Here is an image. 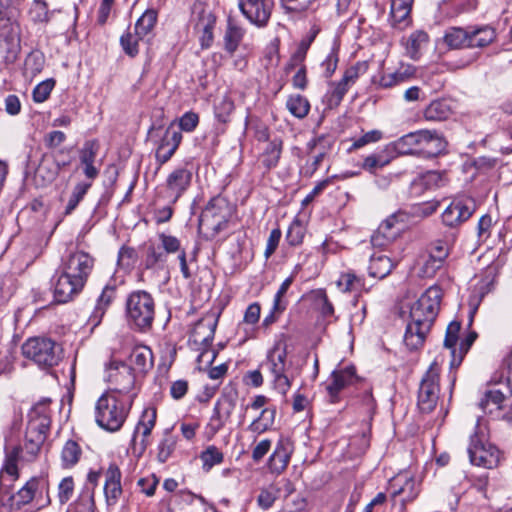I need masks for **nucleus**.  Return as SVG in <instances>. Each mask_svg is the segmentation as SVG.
Returning a JSON list of instances; mask_svg holds the SVG:
<instances>
[{
    "label": "nucleus",
    "instance_id": "nucleus-1",
    "mask_svg": "<svg viewBox=\"0 0 512 512\" xmlns=\"http://www.w3.org/2000/svg\"><path fill=\"white\" fill-rule=\"evenodd\" d=\"M442 290L429 287L410 308V321L404 334V343L410 350L420 348L439 313Z\"/></svg>",
    "mask_w": 512,
    "mask_h": 512
},
{
    "label": "nucleus",
    "instance_id": "nucleus-2",
    "mask_svg": "<svg viewBox=\"0 0 512 512\" xmlns=\"http://www.w3.org/2000/svg\"><path fill=\"white\" fill-rule=\"evenodd\" d=\"M134 400V395L120 396L106 392L96 402L95 420L103 429L115 432L124 424Z\"/></svg>",
    "mask_w": 512,
    "mask_h": 512
},
{
    "label": "nucleus",
    "instance_id": "nucleus-3",
    "mask_svg": "<svg viewBox=\"0 0 512 512\" xmlns=\"http://www.w3.org/2000/svg\"><path fill=\"white\" fill-rule=\"evenodd\" d=\"M467 452L471 464L481 468L495 469L501 461V452L489 441L488 428L480 419L470 435Z\"/></svg>",
    "mask_w": 512,
    "mask_h": 512
},
{
    "label": "nucleus",
    "instance_id": "nucleus-4",
    "mask_svg": "<svg viewBox=\"0 0 512 512\" xmlns=\"http://www.w3.org/2000/svg\"><path fill=\"white\" fill-rule=\"evenodd\" d=\"M232 216V206L223 196L209 200L199 218V231L206 239H214L227 228Z\"/></svg>",
    "mask_w": 512,
    "mask_h": 512
},
{
    "label": "nucleus",
    "instance_id": "nucleus-5",
    "mask_svg": "<svg viewBox=\"0 0 512 512\" xmlns=\"http://www.w3.org/2000/svg\"><path fill=\"white\" fill-rule=\"evenodd\" d=\"M125 313L127 322L134 329L149 331L155 318L154 298L145 290L132 291L126 298Z\"/></svg>",
    "mask_w": 512,
    "mask_h": 512
},
{
    "label": "nucleus",
    "instance_id": "nucleus-6",
    "mask_svg": "<svg viewBox=\"0 0 512 512\" xmlns=\"http://www.w3.org/2000/svg\"><path fill=\"white\" fill-rule=\"evenodd\" d=\"M21 349L25 358L43 369L58 365L62 359L61 346L50 338H29L23 343Z\"/></svg>",
    "mask_w": 512,
    "mask_h": 512
},
{
    "label": "nucleus",
    "instance_id": "nucleus-7",
    "mask_svg": "<svg viewBox=\"0 0 512 512\" xmlns=\"http://www.w3.org/2000/svg\"><path fill=\"white\" fill-rule=\"evenodd\" d=\"M265 366L272 377L273 388L280 394L286 395L292 384L289 375L290 364L287 362V344L278 340L268 351Z\"/></svg>",
    "mask_w": 512,
    "mask_h": 512
},
{
    "label": "nucleus",
    "instance_id": "nucleus-8",
    "mask_svg": "<svg viewBox=\"0 0 512 512\" xmlns=\"http://www.w3.org/2000/svg\"><path fill=\"white\" fill-rule=\"evenodd\" d=\"M440 371V366L435 360L421 379L417 406L422 413H431L437 406L440 396Z\"/></svg>",
    "mask_w": 512,
    "mask_h": 512
},
{
    "label": "nucleus",
    "instance_id": "nucleus-9",
    "mask_svg": "<svg viewBox=\"0 0 512 512\" xmlns=\"http://www.w3.org/2000/svg\"><path fill=\"white\" fill-rule=\"evenodd\" d=\"M105 380L111 388L108 392L116 393L120 396L134 395L135 375L133 368L126 363L111 359L105 367Z\"/></svg>",
    "mask_w": 512,
    "mask_h": 512
},
{
    "label": "nucleus",
    "instance_id": "nucleus-10",
    "mask_svg": "<svg viewBox=\"0 0 512 512\" xmlns=\"http://www.w3.org/2000/svg\"><path fill=\"white\" fill-rule=\"evenodd\" d=\"M19 11L13 0H0V38L9 46V51L15 53L20 44Z\"/></svg>",
    "mask_w": 512,
    "mask_h": 512
},
{
    "label": "nucleus",
    "instance_id": "nucleus-11",
    "mask_svg": "<svg viewBox=\"0 0 512 512\" xmlns=\"http://www.w3.org/2000/svg\"><path fill=\"white\" fill-rule=\"evenodd\" d=\"M217 321L212 318H203L199 320L193 327L189 337V344L194 350L201 351L198 361L201 362L206 356H210L207 362H212L216 353L209 350L208 347L213 341Z\"/></svg>",
    "mask_w": 512,
    "mask_h": 512
},
{
    "label": "nucleus",
    "instance_id": "nucleus-12",
    "mask_svg": "<svg viewBox=\"0 0 512 512\" xmlns=\"http://www.w3.org/2000/svg\"><path fill=\"white\" fill-rule=\"evenodd\" d=\"M157 237L160 244H150L147 247L145 266L148 269L155 268L157 266L163 267L168 261L169 254H179L180 251H185L181 248L180 240L164 232L158 233Z\"/></svg>",
    "mask_w": 512,
    "mask_h": 512
},
{
    "label": "nucleus",
    "instance_id": "nucleus-13",
    "mask_svg": "<svg viewBox=\"0 0 512 512\" xmlns=\"http://www.w3.org/2000/svg\"><path fill=\"white\" fill-rule=\"evenodd\" d=\"M95 260L83 250H75L62 260L61 269L85 286L92 270Z\"/></svg>",
    "mask_w": 512,
    "mask_h": 512
},
{
    "label": "nucleus",
    "instance_id": "nucleus-14",
    "mask_svg": "<svg viewBox=\"0 0 512 512\" xmlns=\"http://www.w3.org/2000/svg\"><path fill=\"white\" fill-rule=\"evenodd\" d=\"M157 412L155 408L149 407L143 410L142 415L135 427L131 449L133 454L141 456L150 444L149 437L156 424Z\"/></svg>",
    "mask_w": 512,
    "mask_h": 512
},
{
    "label": "nucleus",
    "instance_id": "nucleus-15",
    "mask_svg": "<svg viewBox=\"0 0 512 512\" xmlns=\"http://www.w3.org/2000/svg\"><path fill=\"white\" fill-rule=\"evenodd\" d=\"M41 446V444H36V442H30L26 440L23 449L18 446L13 447L6 454L4 466L0 472V478L3 477V473H6L12 478V481L17 480L19 477L17 466L18 462L33 461L38 455Z\"/></svg>",
    "mask_w": 512,
    "mask_h": 512
},
{
    "label": "nucleus",
    "instance_id": "nucleus-16",
    "mask_svg": "<svg viewBox=\"0 0 512 512\" xmlns=\"http://www.w3.org/2000/svg\"><path fill=\"white\" fill-rule=\"evenodd\" d=\"M243 16L257 27H265L272 14L273 0H238Z\"/></svg>",
    "mask_w": 512,
    "mask_h": 512
},
{
    "label": "nucleus",
    "instance_id": "nucleus-17",
    "mask_svg": "<svg viewBox=\"0 0 512 512\" xmlns=\"http://www.w3.org/2000/svg\"><path fill=\"white\" fill-rule=\"evenodd\" d=\"M404 228V215L393 214L386 218L371 237L374 247H384L394 241Z\"/></svg>",
    "mask_w": 512,
    "mask_h": 512
},
{
    "label": "nucleus",
    "instance_id": "nucleus-18",
    "mask_svg": "<svg viewBox=\"0 0 512 512\" xmlns=\"http://www.w3.org/2000/svg\"><path fill=\"white\" fill-rule=\"evenodd\" d=\"M475 211V202L471 198L454 199L442 213L446 226L456 227L468 220Z\"/></svg>",
    "mask_w": 512,
    "mask_h": 512
},
{
    "label": "nucleus",
    "instance_id": "nucleus-19",
    "mask_svg": "<svg viewBox=\"0 0 512 512\" xmlns=\"http://www.w3.org/2000/svg\"><path fill=\"white\" fill-rule=\"evenodd\" d=\"M192 180V172L184 167L174 169L165 182V194L171 204H175L178 199L189 188Z\"/></svg>",
    "mask_w": 512,
    "mask_h": 512
},
{
    "label": "nucleus",
    "instance_id": "nucleus-20",
    "mask_svg": "<svg viewBox=\"0 0 512 512\" xmlns=\"http://www.w3.org/2000/svg\"><path fill=\"white\" fill-rule=\"evenodd\" d=\"M447 142L436 130H418V155L425 158L438 156L446 148Z\"/></svg>",
    "mask_w": 512,
    "mask_h": 512
},
{
    "label": "nucleus",
    "instance_id": "nucleus-21",
    "mask_svg": "<svg viewBox=\"0 0 512 512\" xmlns=\"http://www.w3.org/2000/svg\"><path fill=\"white\" fill-rule=\"evenodd\" d=\"M293 450V443L287 438H281L277 442L273 453L269 457V471L275 475L282 474L290 462Z\"/></svg>",
    "mask_w": 512,
    "mask_h": 512
},
{
    "label": "nucleus",
    "instance_id": "nucleus-22",
    "mask_svg": "<svg viewBox=\"0 0 512 512\" xmlns=\"http://www.w3.org/2000/svg\"><path fill=\"white\" fill-rule=\"evenodd\" d=\"M84 285L61 269L54 285V297L58 303H67L79 294Z\"/></svg>",
    "mask_w": 512,
    "mask_h": 512
},
{
    "label": "nucleus",
    "instance_id": "nucleus-23",
    "mask_svg": "<svg viewBox=\"0 0 512 512\" xmlns=\"http://www.w3.org/2000/svg\"><path fill=\"white\" fill-rule=\"evenodd\" d=\"M104 494L108 505H115L122 494L121 471L114 463L105 472Z\"/></svg>",
    "mask_w": 512,
    "mask_h": 512
},
{
    "label": "nucleus",
    "instance_id": "nucleus-24",
    "mask_svg": "<svg viewBox=\"0 0 512 512\" xmlns=\"http://www.w3.org/2000/svg\"><path fill=\"white\" fill-rule=\"evenodd\" d=\"M68 165V162H59L53 156L45 155L35 171L36 181L46 186L52 183L58 176L60 170Z\"/></svg>",
    "mask_w": 512,
    "mask_h": 512
},
{
    "label": "nucleus",
    "instance_id": "nucleus-25",
    "mask_svg": "<svg viewBox=\"0 0 512 512\" xmlns=\"http://www.w3.org/2000/svg\"><path fill=\"white\" fill-rule=\"evenodd\" d=\"M415 74V66L407 63H401L395 72L381 75L378 81V86L384 89L392 88L414 78Z\"/></svg>",
    "mask_w": 512,
    "mask_h": 512
},
{
    "label": "nucleus",
    "instance_id": "nucleus-26",
    "mask_svg": "<svg viewBox=\"0 0 512 512\" xmlns=\"http://www.w3.org/2000/svg\"><path fill=\"white\" fill-rule=\"evenodd\" d=\"M332 381L327 386L331 402H336L339 392L346 386L351 385L355 379V368L350 366L344 369L333 371Z\"/></svg>",
    "mask_w": 512,
    "mask_h": 512
},
{
    "label": "nucleus",
    "instance_id": "nucleus-27",
    "mask_svg": "<svg viewBox=\"0 0 512 512\" xmlns=\"http://www.w3.org/2000/svg\"><path fill=\"white\" fill-rule=\"evenodd\" d=\"M182 136L179 132L176 131H166L163 136L157 150H156V160L162 165L166 163L173 156L175 151L177 150Z\"/></svg>",
    "mask_w": 512,
    "mask_h": 512
},
{
    "label": "nucleus",
    "instance_id": "nucleus-28",
    "mask_svg": "<svg viewBox=\"0 0 512 512\" xmlns=\"http://www.w3.org/2000/svg\"><path fill=\"white\" fill-rule=\"evenodd\" d=\"M412 0H392L391 1V23L392 26L400 30L406 28L410 23V12Z\"/></svg>",
    "mask_w": 512,
    "mask_h": 512
},
{
    "label": "nucleus",
    "instance_id": "nucleus-29",
    "mask_svg": "<svg viewBox=\"0 0 512 512\" xmlns=\"http://www.w3.org/2000/svg\"><path fill=\"white\" fill-rule=\"evenodd\" d=\"M429 36L423 30H417L411 33L407 39H402L405 46V52L412 60H418L422 50L428 45Z\"/></svg>",
    "mask_w": 512,
    "mask_h": 512
},
{
    "label": "nucleus",
    "instance_id": "nucleus-30",
    "mask_svg": "<svg viewBox=\"0 0 512 512\" xmlns=\"http://www.w3.org/2000/svg\"><path fill=\"white\" fill-rule=\"evenodd\" d=\"M469 48H483L496 39V31L489 25L469 27Z\"/></svg>",
    "mask_w": 512,
    "mask_h": 512
},
{
    "label": "nucleus",
    "instance_id": "nucleus-31",
    "mask_svg": "<svg viewBox=\"0 0 512 512\" xmlns=\"http://www.w3.org/2000/svg\"><path fill=\"white\" fill-rule=\"evenodd\" d=\"M395 266L394 262L385 254L374 253L370 258L369 274L378 279L389 275Z\"/></svg>",
    "mask_w": 512,
    "mask_h": 512
},
{
    "label": "nucleus",
    "instance_id": "nucleus-32",
    "mask_svg": "<svg viewBox=\"0 0 512 512\" xmlns=\"http://www.w3.org/2000/svg\"><path fill=\"white\" fill-rule=\"evenodd\" d=\"M452 114V107L447 100L432 101L424 110V118L428 121H444Z\"/></svg>",
    "mask_w": 512,
    "mask_h": 512
},
{
    "label": "nucleus",
    "instance_id": "nucleus-33",
    "mask_svg": "<svg viewBox=\"0 0 512 512\" xmlns=\"http://www.w3.org/2000/svg\"><path fill=\"white\" fill-rule=\"evenodd\" d=\"M444 184V177L438 171H427L417 178H415L412 182V189L414 191L426 189H434L441 187Z\"/></svg>",
    "mask_w": 512,
    "mask_h": 512
},
{
    "label": "nucleus",
    "instance_id": "nucleus-34",
    "mask_svg": "<svg viewBox=\"0 0 512 512\" xmlns=\"http://www.w3.org/2000/svg\"><path fill=\"white\" fill-rule=\"evenodd\" d=\"M506 397L499 389H491L487 391L484 397L479 402V406L486 413L492 414L495 411H500L504 408Z\"/></svg>",
    "mask_w": 512,
    "mask_h": 512
},
{
    "label": "nucleus",
    "instance_id": "nucleus-35",
    "mask_svg": "<svg viewBox=\"0 0 512 512\" xmlns=\"http://www.w3.org/2000/svg\"><path fill=\"white\" fill-rule=\"evenodd\" d=\"M245 30L236 24L232 19L228 20L227 29L224 36L225 49L229 53H234L243 39Z\"/></svg>",
    "mask_w": 512,
    "mask_h": 512
},
{
    "label": "nucleus",
    "instance_id": "nucleus-36",
    "mask_svg": "<svg viewBox=\"0 0 512 512\" xmlns=\"http://www.w3.org/2000/svg\"><path fill=\"white\" fill-rule=\"evenodd\" d=\"M469 35V27L466 29L451 27L446 31L444 41L449 47L454 49L469 48Z\"/></svg>",
    "mask_w": 512,
    "mask_h": 512
},
{
    "label": "nucleus",
    "instance_id": "nucleus-37",
    "mask_svg": "<svg viewBox=\"0 0 512 512\" xmlns=\"http://www.w3.org/2000/svg\"><path fill=\"white\" fill-rule=\"evenodd\" d=\"M275 415V408H264L260 415L248 426V430L258 435L266 432L273 426Z\"/></svg>",
    "mask_w": 512,
    "mask_h": 512
},
{
    "label": "nucleus",
    "instance_id": "nucleus-38",
    "mask_svg": "<svg viewBox=\"0 0 512 512\" xmlns=\"http://www.w3.org/2000/svg\"><path fill=\"white\" fill-rule=\"evenodd\" d=\"M82 450L79 444L73 440H68L61 451V465L63 468H72L80 460Z\"/></svg>",
    "mask_w": 512,
    "mask_h": 512
},
{
    "label": "nucleus",
    "instance_id": "nucleus-39",
    "mask_svg": "<svg viewBox=\"0 0 512 512\" xmlns=\"http://www.w3.org/2000/svg\"><path fill=\"white\" fill-rule=\"evenodd\" d=\"M337 286L343 292H359L362 290L367 291L365 288L364 279L357 276L352 271L342 273L337 280Z\"/></svg>",
    "mask_w": 512,
    "mask_h": 512
},
{
    "label": "nucleus",
    "instance_id": "nucleus-40",
    "mask_svg": "<svg viewBox=\"0 0 512 512\" xmlns=\"http://www.w3.org/2000/svg\"><path fill=\"white\" fill-rule=\"evenodd\" d=\"M394 150L401 155H418V131L410 132L393 143Z\"/></svg>",
    "mask_w": 512,
    "mask_h": 512
},
{
    "label": "nucleus",
    "instance_id": "nucleus-41",
    "mask_svg": "<svg viewBox=\"0 0 512 512\" xmlns=\"http://www.w3.org/2000/svg\"><path fill=\"white\" fill-rule=\"evenodd\" d=\"M282 144V140L279 138H274L268 143L262 154V163L266 168L271 169L278 164L282 153Z\"/></svg>",
    "mask_w": 512,
    "mask_h": 512
},
{
    "label": "nucleus",
    "instance_id": "nucleus-42",
    "mask_svg": "<svg viewBox=\"0 0 512 512\" xmlns=\"http://www.w3.org/2000/svg\"><path fill=\"white\" fill-rule=\"evenodd\" d=\"M234 109L233 100L229 96L224 95L216 101L214 105V115L218 122L227 124L230 122Z\"/></svg>",
    "mask_w": 512,
    "mask_h": 512
},
{
    "label": "nucleus",
    "instance_id": "nucleus-43",
    "mask_svg": "<svg viewBox=\"0 0 512 512\" xmlns=\"http://www.w3.org/2000/svg\"><path fill=\"white\" fill-rule=\"evenodd\" d=\"M130 362L139 371L152 367V352L146 346L135 347L130 354Z\"/></svg>",
    "mask_w": 512,
    "mask_h": 512
},
{
    "label": "nucleus",
    "instance_id": "nucleus-44",
    "mask_svg": "<svg viewBox=\"0 0 512 512\" xmlns=\"http://www.w3.org/2000/svg\"><path fill=\"white\" fill-rule=\"evenodd\" d=\"M286 107L293 116L302 119L308 115L310 103L304 96L296 94L287 99Z\"/></svg>",
    "mask_w": 512,
    "mask_h": 512
},
{
    "label": "nucleus",
    "instance_id": "nucleus-45",
    "mask_svg": "<svg viewBox=\"0 0 512 512\" xmlns=\"http://www.w3.org/2000/svg\"><path fill=\"white\" fill-rule=\"evenodd\" d=\"M157 22V12L154 9L146 10L135 24V32L143 38L149 34Z\"/></svg>",
    "mask_w": 512,
    "mask_h": 512
},
{
    "label": "nucleus",
    "instance_id": "nucleus-46",
    "mask_svg": "<svg viewBox=\"0 0 512 512\" xmlns=\"http://www.w3.org/2000/svg\"><path fill=\"white\" fill-rule=\"evenodd\" d=\"M39 479L36 477L31 478L26 484L17 492L16 504L18 507L29 504L38 489Z\"/></svg>",
    "mask_w": 512,
    "mask_h": 512
},
{
    "label": "nucleus",
    "instance_id": "nucleus-47",
    "mask_svg": "<svg viewBox=\"0 0 512 512\" xmlns=\"http://www.w3.org/2000/svg\"><path fill=\"white\" fill-rule=\"evenodd\" d=\"M90 187H91V183H87V182H80L75 185V187L73 188V191L69 197L68 203L66 205V208L64 211L65 215L71 214L76 209V207L78 206L80 201L84 198L85 194L88 192Z\"/></svg>",
    "mask_w": 512,
    "mask_h": 512
},
{
    "label": "nucleus",
    "instance_id": "nucleus-48",
    "mask_svg": "<svg viewBox=\"0 0 512 512\" xmlns=\"http://www.w3.org/2000/svg\"><path fill=\"white\" fill-rule=\"evenodd\" d=\"M328 94L329 106H338L343 100L345 94L351 88L342 78L337 82H331Z\"/></svg>",
    "mask_w": 512,
    "mask_h": 512
},
{
    "label": "nucleus",
    "instance_id": "nucleus-49",
    "mask_svg": "<svg viewBox=\"0 0 512 512\" xmlns=\"http://www.w3.org/2000/svg\"><path fill=\"white\" fill-rule=\"evenodd\" d=\"M116 295L115 286L106 285L100 296L98 297L97 304L94 310L95 317H102L106 308L112 303Z\"/></svg>",
    "mask_w": 512,
    "mask_h": 512
},
{
    "label": "nucleus",
    "instance_id": "nucleus-50",
    "mask_svg": "<svg viewBox=\"0 0 512 512\" xmlns=\"http://www.w3.org/2000/svg\"><path fill=\"white\" fill-rule=\"evenodd\" d=\"M476 338H477V333L470 332L469 334L466 335V337L464 339L461 340L460 346H459V352L457 353V350L453 349L452 360L450 363L452 367H458L461 364L464 355L468 352V350L470 349V347L472 346V344L474 343Z\"/></svg>",
    "mask_w": 512,
    "mask_h": 512
},
{
    "label": "nucleus",
    "instance_id": "nucleus-51",
    "mask_svg": "<svg viewBox=\"0 0 512 512\" xmlns=\"http://www.w3.org/2000/svg\"><path fill=\"white\" fill-rule=\"evenodd\" d=\"M315 2L316 0H281V5L286 13L300 16Z\"/></svg>",
    "mask_w": 512,
    "mask_h": 512
},
{
    "label": "nucleus",
    "instance_id": "nucleus-52",
    "mask_svg": "<svg viewBox=\"0 0 512 512\" xmlns=\"http://www.w3.org/2000/svg\"><path fill=\"white\" fill-rule=\"evenodd\" d=\"M176 446V438L170 433L166 432L163 439L158 445L157 458L161 463L166 462L172 455Z\"/></svg>",
    "mask_w": 512,
    "mask_h": 512
},
{
    "label": "nucleus",
    "instance_id": "nucleus-53",
    "mask_svg": "<svg viewBox=\"0 0 512 512\" xmlns=\"http://www.w3.org/2000/svg\"><path fill=\"white\" fill-rule=\"evenodd\" d=\"M305 231L306 229L301 221L299 219H294L287 230V242L292 246L301 244L305 235Z\"/></svg>",
    "mask_w": 512,
    "mask_h": 512
},
{
    "label": "nucleus",
    "instance_id": "nucleus-54",
    "mask_svg": "<svg viewBox=\"0 0 512 512\" xmlns=\"http://www.w3.org/2000/svg\"><path fill=\"white\" fill-rule=\"evenodd\" d=\"M213 26H214V20L211 19L210 15H208L206 21L204 19H202L196 24V29H198L202 32V35L200 37V42H201L202 48L210 47V45L213 41V32H212Z\"/></svg>",
    "mask_w": 512,
    "mask_h": 512
},
{
    "label": "nucleus",
    "instance_id": "nucleus-55",
    "mask_svg": "<svg viewBox=\"0 0 512 512\" xmlns=\"http://www.w3.org/2000/svg\"><path fill=\"white\" fill-rule=\"evenodd\" d=\"M201 460L203 461V468L210 470L214 465L223 461V453L217 447L210 446L202 452Z\"/></svg>",
    "mask_w": 512,
    "mask_h": 512
},
{
    "label": "nucleus",
    "instance_id": "nucleus-56",
    "mask_svg": "<svg viewBox=\"0 0 512 512\" xmlns=\"http://www.w3.org/2000/svg\"><path fill=\"white\" fill-rule=\"evenodd\" d=\"M309 49V43L302 41L296 51L292 54L289 62L286 66V72L291 71L295 68H300L301 66H304L303 62L306 58L307 51Z\"/></svg>",
    "mask_w": 512,
    "mask_h": 512
},
{
    "label": "nucleus",
    "instance_id": "nucleus-57",
    "mask_svg": "<svg viewBox=\"0 0 512 512\" xmlns=\"http://www.w3.org/2000/svg\"><path fill=\"white\" fill-rule=\"evenodd\" d=\"M55 85V81L53 79H47L45 81H42L33 90V100L36 103H42L46 101Z\"/></svg>",
    "mask_w": 512,
    "mask_h": 512
},
{
    "label": "nucleus",
    "instance_id": "nucleus-58",
    "mask_svg": "<svg viewBox=\"0 0 512 512\" xmlns=\"http://www.w3.org/2000/svg\"><path fill=\"white\" fill-rule=\"evenodd\" d=\"M338 62V48L333 47L321 63L323 76L325 78H330L334 74L335 70L337 69Z\"/></svg>",
    "mask_w": 512,
    "mask_h": 512
},
{
    "label": "nucleus",
    "instance_id": "nucleus-59",
    "mask_svg": "<svg viewBox=\"0 0 512 512\" xmlns=\"http://www.w3.org/2000/svg\"><path fill=\"white\" fill-rule=\"evenodd\" d=\"M366 70L367 64L365 62H357L345 70L342 79L352 87Z\"/></svg>",
    "mask_w": 512,
    "mask_h": 512
},
{
    "label": "nucleus",
    "instance_id": "nucleus-60",
    "mask_svg": "<svg viewBox=\"0 0 512 512\" xmlns=\"http://www.w3.org/2000/svg\"><path fill=\"white\" fill-rule=\"evenodd\" d=\"M140 39L141 38L136 33L132 34L128 32L121 36L120 44L127 55L134 57L139 52L138 41Z\"/></svg>",
    "mask_w": 512,
    "mask_h": 512
},
{
    "label": "nucleus",
    "instance_id": "nucleus-61",
    "mask_svg": "<svg viewBox=\"0 0 512 512\" xmlns=\"http://www.w3.org/2000/svg\"><path fill=\"white\" fill-rule=\"evenodd\" d=\"M278 497V490L273 487L261 489L257 496V504L260 508L267 510L273 506Z\"/></svg>",
    "mask_w": 512,
    "mask_h": 512
},
{
    "label": "nucleus",
    "instance_id": "nucleus-62",
    "mask_svg": "<svg viewBox=\"0 0 512 512\" xmlns=\"http://www.w3.org/2000/svg\"><path fill=\"white\" fill-rule=\"evenodd\" d=\"M99 150V145L96 141L90 140L84 143L82 149L80 150V162L81 164H89L94 163L97 153Z\"/></svg>",
    "mask_w": 512,
    "mask_h": 512
},
{
    "label": "nucleus",
    "instance_id": "nucleus-63",
    "mask_svg": "<svg viewBox=\"0 0 512 512\" xmlns=\"http://www.w3.org/2000/svg\"><path fill=\"white\" fill-rule=\"evenodd\" d=\"M30 15L34 22H47L49 20L47 3L44 0H34Z\"/></svg>",
    "mask_w": 512,
    "mask_h": 512
},
{
    "label": "nucleus",
    "instance_id": "nucleus-64",
    "mask_svg": "<svg viewBox=\"0 0 512 512\" xmlns=\"http://www.w3.org/2000/svg\"><path fill=\"white\" fill-rule=\"evenodd\" d=\"M234 408V400L230 397H223L216 402L214 412L220 415V418L228 421L234 411Z\"/></svg>",
    "mask_w": 512,
    "mask_h": 512
}]
</instances>
